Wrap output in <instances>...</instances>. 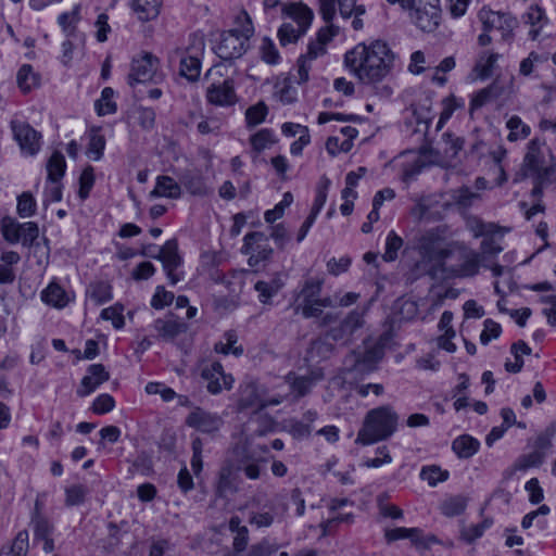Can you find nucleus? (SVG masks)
Here are the masks:
<instances>
[{
	"label": "nucleus",
	"mask_w": 556,
	"mask_h": 556,
	"mask_svg": "<svg viewBox=\"0 0 556 556\" xmlns=\"http://www.w3.org/2000/svg\"><path fill=\"white\" fill-rule=\"evenodd\" d=\"M395 54L386 41L374 40L357 43L346 51L344 67L363 85L381 83L394 66Z\"/></svg>",
	"instance_id": "obj_1"
},
{
	"label": "nucleus",
	"mask_w": 556,
	"mask_h": 556,
	"mask_svg": "<svg viewBox=\"0 0 556 556\" xmlns=\"http://www.w3.org/2000/svg\"><path fill=\"white\" fill-rule=\"evenodd\" d=\"M268 458L257 456L255 452L245 448L236 450L235 458L224 465L217 477L215 493L226 498L238 490L237 471L242 472L249 480H258L266 475Z\"/></svg>",
	"instance_id": "obj_2"
},
{
	"label": "nucleus",
	"mask_w": 556,
	"mask_h": 556,
	"mask_svg": "<svg viewBox=\"0 0 556 556\" xmlns=\"http://www.w3.org/2000/svg\"><path fill=\"white\" fill-rule=\"evenodd\" d=\"M399 415L391 405L367 412L355 440L359 445H371L391 438L397 430Z\"/></svg>",
	"instance_id": "obj_3"
},
{
	"label": "nucleus",
	"mask_w": 556,
	"mask_h": 556,
	"mask_svg": "<svg viewBox=\"0 0 556 556\" xmlns=\"http://www.w3.org/2000/svg\"><path fill=\"white\" fill-rule=\"evenodd\" d=\"M236 28L224 31L215 47L216 54L223 60H233L242 56L249 48V40L254 34L251 17L242 11L236 17Z\"/></svg>",
	"instance_id": "obj_4"
},
{
	"label": "nucleus",
	"mask_w": 556,
	"mask_h": 556,
	"mask_svg": "<svg viewBox=\"0 0 556 556\" xmlns=\"http://www.w3.org/2000/svg\"><path fill=\"white\" fill-rule=\"evenodd\" d=\"M549 152L545 144L534 138L527 146V153L523 159V169L527 176L536 180L532 192L534 195L542 193V188L548 184L556 170L549 163Z\"/></svg>",
	"instance_id": "obj_5"
},
{
	"label": "nucleus",
	"mask_w": 556,
	"mask_h": 556,
	"mask_svg": "<svg viewBox=\"0 0 556 556\" xmlns=\"http://www.w3.org/2000/svg\"><path fill=\"white\" fill-rule=\"evenodd\" d=\"M203 34L193 33L188 37V45L169 53V63H179V74L189 81H197L201 73V58L204 53Z\"/></svg>",
	"instance_id": "obj_6"
},
{
	"label": "nucleus",
	"mask_w": 556,
	"mask_h": 556,
	"mask_svg": "<svg viewBox=\"0 0 556 556\" xmlns=\"http://www.w3.org/2000/svg\"><path fill=\"white\" fill-rule=\"evenodd\" d=\"M0 232L9 244H18L27 249L40 248V229L35 222L20 223L16 218L4 215L0 218Z\"/></svg>",
	"instance_id": "obj_7"
},
{
	"label": "nucleus",
	"mask_w": 556,
	"mask_h": 556,
	"mask_svg": "<svg viewBox=\"0 0 556 556\" xmlns=\"http://www.w3.org/2000/svg\"><path fill=\"white\" fill-rule=\"evenodd\" d=\"M282 12L292 20V22L283 23L278 29L280 43L287 46L305 35L312 24L314 14L309 8L295 3L283 5Z\"/></svg>",
	"instance_id": "obj_8"
},
{
	"label": "nucleus",
	"mask_w": 556,
	"mask_h": 556,
	"mask_svg": "<svg viewBox=\"0 0 556 556\" xmlns=\"http://www.w3.org/2000/svg\"><path fill=\"white\" fill-rule=\"evenodd\" d=\"M410 23L425 33H433L440 25V0H410L406 10Z\"/></svg>",
	"instance_id": "obj_9"
},
{
	"label": "nucleus",
	"mask_w": 556,
	"mask_h": 556,
	"mask_svg": "<svg viewBox=\"0 0 556 556\" xmlns=\"http://www.w3.org/2000/svg\"><path fill=\"white\" fill-rule=\"evenodd\" d=\"M160 62L152 53L146 52L135 56L130 64V71L127 75V84L130 87L137 84L154 83L159 84L164 79V75L159 71Z\"/></svg>",
	"instance_id": "obj_10"
},
{
	"label": "nucleus",
	"mask_w": 556,
	"mask_h": 556,
	"mask_svg": "<svg viewBox=\"0 0 556 556\" xmlns=\"http://www.w3.org/2000/svg\"><path fill=\"white\" fill-rule=\"evenodd\" d=\"M10 129L23 156L33 157L40 152L42 147V135L29 123L13 118L10 122Z\"/></svg>",
	"instance_id": "obj_11"
},
{
	"label": "nucleus",
	"mask_w": 556,
	"mask_h": 556,
	"mask_svg": "<svg viewBox=\"0 0 556 556\" xmlns=\"http://www.w3.org/2000/svg\"><path fill=\"white\" fill-rule=\"evenodd\" d=\"M207 104L216 108H232L239 102L233 78L227 77L223 80L211 83L205 90Z\"/></svg>",
	"instance_id": "obj_12"
},
{
	"label": "nucleus",
	"mask_w": 556,
	"mask_h": 556,
	"mask_svg": "<svg viewBox=\"0 0 556 556\" xmlns=\"http://www.w3.org/2000/svg\"><path fill=\"white\" fill-rule=\"evenodd\" d=\"M241 252L249 255L248 264L254 267L269 260L273 249L265 233L254 231L244 236Z\"/></svg>",
	"instance_id": "obj_13"
},
{
	"label": "nucleus",
	"mask_w": 556,
	"mask_h": 556,
	"mask_svg": "<svg viewBox=\"0 0 556 556\" xmlns=\"http://www.w3.org/2000/svg\"><path fill=\"white\" fill-rule=\"evenodd\" d=\"M201 377L206 382L207 392L213 395L219 394L224 390H230L235 383L232 375L226 374L218 361L206 362L202 366Z\"/></svg>",
	"instance_id": "obj_14"
},
{
	"label": "nucleus",
	"mask_w": 556,
	"mask_h": 556,
	"mask_svg": "<svg viewBox=\"0 0 556 556\" xmlns=\"http://www.w3.org/2000/svg\"><path fill=\"white\" fill-rule=\"evenodd\" d=\"M478 17L482 23L483 30H498L502 35V39L505 41L513 38V30L517 25V21L509 13L482 8L478 13Z\"/></svg>",
	"instance_id": "obj_15"
},
{
	"label": "nucleus",
	"mask_w": 556,
	"mask_h": 556,
	"mask_svg": "<svg viewBox=\"0 0 556 556\" xmlns=\"http://www.w3.org/2000/svg\"><path fill=\"white\" fill-rule=\"evenodd\" d=\"M151 329L157 340L174 342L179 336L186 333L189 327L176 315L167 314L164 317L156 318L152 323Z\"/></svg>",
	"instance_id": "obj_16"
},
{
	"label": "nucleus",
	"mask_w": 556,
	"mask_h": 556,
	"mask_svg": "<svg viewBox=\"0 0 556 556\" xmlns=\"http://www.w3.org/2000/svg\"><path fill=\"white\" fill-rule=\"evenodd\" d=\"M364 325V312L351 311L346 317L337 326L329 329L327 336L333 341L348 343L356 330Z\"/></svg>",
	"instance_id": "obj_17"
},
{
	"label": "nucleus",
	"mask_w": 556,
	"mask_h": 556,
	"mask_svg": "<svg viewBox=\"0 0 556 556\" xmlns=\"http://www.w3.org/2000/svg\"><path fill=\"white\" fill-rule=\"evenodd\" d=\"M159 258L163 263L166 276L172 285H176L182 279L181 273L177 271L181 265V257L178 254V244L176 240H168L160 251Z\"/></svg>",
	"instance_id": "obj_18"
},
{
	"label": "nucleus",
	"mask_w": 556,
	"mask_h": 556,
	"mask_svg": "<svg viewBox=\"0 0 556 556\" xmlns=\"http://www.w3.org/2000/svg\"><path fill=\"white\" fill-rule=\"evenodd\" d=\"M41 301L53 308L63 309L75 301V294L65 290L55 279L40 292Z\"/></svg>",
	"instance_id": "obj_19"
},
{
	"label": "nucleus",
	"mask_w": 556,
	"mask_h": 556,
	"mask_svg": "<svg viewBox=\"0 0 556 556\" xmlns=\"http://www.w3.org/2000/svg\"><path fill=\"white\" fill-rule=\"evenodd\" d=\"M110 379V372L102 364H91L86 370V375L81 379L77 389V395L85 397L94 392L102 383Z\"/></svg>",
	"instance_id": "obj_20"
},
{
	"label": "nucleus",
	"mask_w": 556,
	"mask_h": 556,
	"mask_svg": "<svg viewBox=\"0 0 556 556\" xmlns=\"http://www.w3.org/2000/svg\"><path fill=\"white\" fill-rule=\"evenodd\" d=\"M186 424L203 433H214L222 427L223 419L217 414L197 407L188 415Z\"/></svg>",
	"instance_id": "obj_21"
},
{
	"label": "nucleus",
	"mask_w": 556,
	"mask_h": 556,
	"mask_svg": "<svg viewBox=\"0 0 556 556\" xmlns=\"http://www.w3.org/2000/svg\"><path fill=\"white\" fill-rule=\"evenodd\" d=\"M418 251L424 258L429 261H440L447 255V252L440 247L439 238L433 231H428L420 237Z\"/></svg>",
	"instance_id": "obj_22"
},
{
	"label": "nucleus",
	"mask_w": 556,
	"mask_h": 556,
	"mask_svg": "<svg viewBox=\"0 0 556 556\" xmlns=\"http://www.w3.org/2000/svg\"><path fill=\"white\" fill-rule=\"evenodd\" d=\"M181 195L180 186L169 176H159L154 189L150 192L152 198L178 199Z\"/></svg>",
	"instance_id": "obj_23"
},
{
	"label": "nucleus",
	"mask_w": 556,
	"mask_h": 556,
	"mask_svg": "<svg viewBox=\"0 0 556 556\" xmlns=\"http://www.w3.org/2000/svg\"><path fill=\"white\" fill-rule=\"evenodd\" d=\"M500 56L501 55L497 52L491 50L482 51L478 55L473 67V72L476 73L477 77L482 80L491 77Z\"/></svg>",
	"instance_id": "obj_24"
},
{
	"label": "nucleus",
	"mask_w": 556,
	"mask_h": 556,
	"mask_svg": "<svg viewBox=\"0 0 556 556\" xmlns=\"http://www.w3.org/2000/svg\"><path fill=\"white\" fill-rule=\"evenodd\" d=\"M162 0H131V8L141 22L156 18L160 14Z\"/></svg>",
	"instance_id": "obj_25"
},
{
	"label": "nucleus",
	"mask_w": 556,
	"mask_h": 556,
	"mask_svg": "<svg viewBox=\"0 0 556 556\" xmlns=\"http://www.w3.org/2000/svg\"><path fill=\"white\" fill-rule=\"evenodd\" d=\"M86 294L97 306L103 305L113 299L112 286L102 280L91 282L86 290Z\"/></svg>",
	"instance_id": "obj_26"
},
{
	"label": "nucleus",
	"mask_w": 556,
	"mask_h": 556,
	"mask_svg": "<svg viewBox=\"0 0 556 556\" xmlns=\"http://www.w3.org/2000/svg\"><path fill=\"white\" fill-rule=\"evenodd\" d=\"M324 378L321 369H314L305 376L294 377L291 381V388L298 396H304L312 388Z\"/></svg>",
	"instance_id": "obj_27"
},
{
	"label": "nucleus",
	"mask_w": 556,
	"mask_h": 556,
	"mask_svg": "<svg viewBox=\"0 0 556 556\" xmlns=\"http://www.w3.org/2000/svg\"><path fill=\"white\" fill-rule=\"evenodd\" d=\"M105 144L106 140L105 137L101 134V128H90V130L88 131V146L86 149V155L93 161L101 160L103 156Z\"/></svg>",
	"instance_id": "obj_28"
},
{
	"label": "nucleus",
	"mask_w": 556,
	"mask_h": 556,
	"mask_svg": "<svg viewBox=\"0 0 556 556\" xmlns=\"http://www.w3.org/2000/svg\"><path fill=\"white\" fill-rule=\"evenodd\" d=\"M238 334L235 330H227L220 341L214 344V351L216 353L228 355L232 354L239 357L243 354L242 345H237Z\"/></svg>",
	"instance_id": "obj_29"
},
{
	"label": "nucleus",
	"mask_w": 556,
	"mask_h": 556,
	"mask_svg": "<svg viewBox=\"0 0 556 556\" xmlns=\"http://www.w3.org/2000/svg\"><path fill=\"white\" fill-rule=\"evenodd\" d=\"M480 447V442L471 435L463 434L452 443V450L459 458H470Z\"/></svg>",
	"instance_id": "obj_30"
},
{
	"label": "nucleus",
	"mask_w": 556,
	"mask_h": 556,
	"mask_svg": "<svg viewBox=\"0 0 556 556\" xmlns=\"http://www.w3.org/2000/svg\"><path fill=\"white\" fill-rule=\"evenodd\" d=\"M526 22L532 26L529 31V37L532 40H536L540 35V30L547 22V17L540 5L533 4L530 5L526 13Z\"/></svg>",
	"instance_id": "obj_31"
},
{
	"label": "nucleus",
	"mask_w": 556,
	"mask_h": 556,
	"mask_svg": "<svg viewBox=\"0 0 556 556\" xmlns=\"http://www.w3.org/2000/svg\"><path fill=\"white\" fill-rule=\"evenodd\" d=\"M249 141L252 150L258 154L267 149H270L277 142V137L273 129L262 128L253 134Z\"/></svg>",
	"instance_id": "obj_32"
},
{
	"label": "nucleus",
	"mask_w": 556,
	"mask_h": 556,
	"mask_svg": "<svg viewBox=\"0 0 556 556\" xmlns=\"http://www.w3.org/2000/svg\"><path fill=\"white\" fill-rule=\"evenodd\" d=\"M481 255L475 251L465 253L462 263L453 271L457 277H472L478 274Z\"/></svg>",
	"instance_id": "obj_33"
},
{
	"label": "nucleus",
	"mask_w": 556,
	"mask_h": 556,
	"mask_svg": "<svg viewBox=\"0 0 556 556\" xmlns=\"http://www.w3.org/2000/svg\"><path fill=\"white\" fill-rule=\"evenodd\" d=\"M66 161L60 151H54L47 162V180L62 181L65 175Z\"/></svg>",
	"instance_id": "obj_34"
},
{
	"label": "nucleus",
	"mask_w": 556,
	"mask_h": 556,
	"mask_svg": "<svg viewBox=\"0 0 556 556\" xmlns=\"http://www.w3.org/2000/svg\"><path fill=\"white\" fill-rule=\"evenodd\" d=\"M467 507V497L460 494L448 495L440 504V511L446 517L459 516Z\"/></svg>",
	"instance_id": "obj_35"
},
{
	"label": "nucleus",
	"mask_w": 556,
	"mask_h": 556,
	"mask_svg": "<svg viewBox=\"0 0 556 556\" xmlns=\"http://www.w3.org/2000/svg\"><path fill=\"white\" fill-rule=\"evenodd\" d=\"M419 478L426 481L429 486H437L441 482H445L450 478V472L446 469H442L438 465H426L422 466L419 472Z\"/></svg>",
	"instance_id": "obj_36"
},
{
	"label": "nucleus",
	"mask_w": 556,
	"mask_h": 556,
	"mask_svg": "<svg viewBox=\"0 0 556 556\" xmlns=\"http://www.w3.org/2000/svg\"><path fill=\"white\" fill-rule=\"evenodd\" d=\"M282 286L283 283L279 278H273L270 281H257L254 285V289L258 293V301L263 304H268L270 303L271 298L279 292Z\"/></svg>",
	"instance_id": "obj_37"
},
{
	"label": "nucleus",
	"mask_w": 556,
	"mask_h": 556,
	"mask_svg": "<svg viewBox=\"0 0 556 556\" xmlns=\"http://www.w3.org/2000/svg\"><path fill=\"white\" fill-rule=\"evenodd\" d=\"M16 81L18 88L26 93L39 85V77L31 65L23 64L17 71Z\"/></svg>",
	"instance_id": "obj_38"
},
{
	"label": "nucleus",
	"mask_w": 556,
	"mask_h": 556,
	"mask_svg": "<svg viewBox=\"0 0 556 556\" xmlns=\"http://www.w3.org/2000/svg\"><path fill=\"white\" fill-rule=\"evenodd\" d=\"M80 21V7L76 5L70 12H64L59 15L58 22L67 38L75 36L77 31V23Z\"/></svg>",
	"instance_id": "obj_39"
},
{
	"label": "nucleus",
	"mask_w": 556,
	"mask_h": 556,
	"mask_svg": "<svg viewBox=\"0 0 556 556\" xmlns=\"http://www.w3.org/2000/svg\"><path fill=\"white\" fill-rule=\"evenodd\" d=\"M506 127L509 129L507 140L510 142L526 139L531 134L530 126L525 124L518 115H513L507 121Z\"/></svg>",
	"instance_id": "obj_40"
},
{
	"label": "nucleus",
	"mask_w": 556,
	"mask_h": 556,
	"mask_svg": "<svg viewBox=\"0 0 556 556\" xmlns=\"http://www.w3.org/2000/svg\"><path fill=\"white\" fill-rule=\"evenodd\" d=\"M114 91L111 87H105L101 92V98L96 101L94 108L100 116L113 114L117 110L116 103L113 101Z\"/></svg>",
	"instance_id": "obj_41"
},
{
	"label": "nucleus",
	"mask_w": 556,
	"mask_h": 556,
	"mask_svg": "<svg viewBox=\"0 0 556 556\" xmlns=\"http://www.w3.org/2000/svg\"><path fill=\"white\" fill-rule=\"evenodd\" d=\"M278 548L279 545L277 543L263 539L251 545L245 554H231L230 556H273Z\"/></svg>",
	"instance_id": "obj_42"
},
{
	"label": "nucleus",
	"mask_w": 556,
	"mask_h": 556,
	"mask_svg": "<svg viewBox=\"0 0 556 556\" xmlns=\"http://www.w3.org/2000/svg\"><path fill=\"white\" fill-rule=\"evenodd\" d=\"M37 202L34 195L25 191L17 197L16 213L22 218L31 217L36 214Z\"/></svg>",
	"instance_id": "obj_43"
},
{
	"label": "nucleus",
	"mask_w": 556,
	"mask_h": 556,
	"mask_svg": "<svg viewBox=\"0 0 556 556\" xmlns=\"http://www.w3.org/2000/svg\"><path fill=\"white\" fill-rule=\"evenodd\" d=\"M268 114V108L264 102H257L245 111V123L249 128L263 123Z\"/></svg>",
	"instance_id": "obj_44"
},
{
	"label": "nucleus",
	"mask_w": 556,
	"mask_h": 556,
	"mask_svg": "<svg viewBox=\"0 0 556 556\" xmlns=\"http://www.w3.org/2000/svg\"><path fill=\"white\" fill-rule=\"evenodd\" d=\"M402 247L403 239L394 230H391L386 239V250L382 255L383 260L386 262L395 261Z\"/></svg>",
	"instance_id": "obj_45"
},
{
	"label": "nucleus",
	"mask_w": 556,
	"mask_h": 556,
	"mask_svg": "<svg viewBox=\"0 0 556 556\" xmlns=\"http://www.w3.org/2000/svg\"><path fill=\"white\" fill-rule=\"evenodd\" d=\"M244 270H231L223 274L216 281L225 285L229 292H239L244 283Z\"/></svg>",
	"instance_id": "obj_46"
},
{
	"label": "nucleus",
	"mask_w": 556,
	"mask_h": 556,
	"mask_svg": "<svg viewBox=\"0 0 556 556\" xmlns=\"http://www.w3.org/2000/svg\"><path fill=\"white\" fill-rule=\"evenodd\" d=\"M88 489L84 484H73L65 489V505L78 506L85 502Z\"/></svg>",
	"instance_id": "obj_47"
},
{
	"label": "nucleus",
	"mask_w": 556,
	"mask_h": 556,
	"mask_svg": "<svg viewBox=\"0 0 556 556\" xmlns=\"http://www.w3.org/2000/svg\"><path fill=\"white\" fill-rule=\"evenodd\" d=\"M261 59L271 65L278 64L280 54L271 39L264 37L260 47Z\"/></svg>",
	"instance_id": "obj_48"
},
{
	"label": "nucleus",
	"mask_w": 556,
	"mask_h": 556,
	"mask_svg": "<svg viewBox=\"0 0 556 556\" xmlns=\"http://www.w3.org/2000/svg\"><path fill=\"white\" fill-rule=\"evenodd\" d=\"M323 287V280L311 278L307 279L301 290L300 298L302 302H312L317 301V298L320 295Z\"/></svg>",
	"instance_id": "obj_49"
},
{
	"label": "nucleus",
	"mask_w": 556,
	"mask_h": 556,
	"mask_svg": "<svg viewBox=\"0 0 556 556\" xmlns=\"http://www.w3.org/2000/svg\"><path fill=\"white\" fill-rule=\"evenodd\" d=\"M94 169L92 166H87L80 174L79 177V190L78 195L79 198L85 201L89 194L91 189L94 185Z\"/></svg>",
	"instance_id": "obj_50"
},
{
	"label": "nucleus",
	"mask_w": 556,
	"mask_h": 556,
	"mask_svg": "<svg viewBox=\"0 0 556 556\" xmlns=\"http://www.w3.org/2000/svg\"><path fill=\"white\" fill-rule=\"evenodd\" d=\"M292 202L293 195L290 192H286L282 197V200L276 204L274 208L267 210L265 212L264 218L266 223L273 224L277 219L281 218L285 213V208L290 206Z\"/></svg>",
	"instance_id": "obj_51"
},
{
	"label": "nucleus",
	"mask_w": 556,
	"mask_h": 556,
	"mask_svg": "<svg viewBox=\"0 0 556 556\" xmlns=\"http://www.w3.org/2000/svg\"><path fill=\"white\" fill-rule=\"evenodd\" d=\"M452 199L459 207L468 208L479 199V194L472 192L468 187H462L453 191Z\"/></svg>",
	"instance_id": "obj_52"
},
{
	"label": "nucleus",
	"mask_w": 556,
	"mask_h": 556,
	"mask_svg": "<svg viewBox=\"0 0 556 556\" xmlns=\"http://www.w3.org/2000/svg\"><path fill=\"white\" fill-rule=\"evenodd\" d=\"M174 300L175 295L172 291H167L163 286H157L150 304L155 309H163L164 307L169 306Z\"/></svg>",
	"instance_id": "obj_53"
},
{
	"label": "nucleus",
	"mask_w": 556,
	"mask_h": 556,
	"mask_svg": "<svg viewBox=\"0 0 556 556\" xmlns=\"http://www.w3.org/2000/svg\"><path fill=\"white\" fill-rule=\"evenodd\" d=\"M498 92L495 90L493 85L478 91L470 100V111L478 110L490 102L493 98H496Z\"/></svg>",
	"instance_id": "obj_54"
},
{
	"label": "nucleus",
	"mask_w": 556,
	"mask_h": 556,
	"mask_svg": "<svg viewBox=\"0 0 556 556\" xmlns=\"http://www.w3.org/2000/svg\"><path fill=\"white\" fill-rule=\"evenodd\" d=\"M100 316L104 320L112 321V325L115 329H122L125 326L122 305L115 304L113 306L103 308Z\"/></svg>",
	"instance_id": "obj_55"
},
{
	"label": "nucleus",
	"mask_w": 556,
	"mask_h": 556,
	"mask_svg": "<svg viewBox=\"0 0 556 556\" xmlns=\"http://www.w3.org/2000/svg\"><path fill=\"white\" fill-rule=\"evenodd\" d=\"M53 530L54 528L48 519L37 517L34 520V541L39 542L52 538Z\"/></svg>",
	"instance_id": "obj_56"
},
{
	"label": "nucleus",
	"mask_w": 556,
	"mask_h": 556,
	"mask_svg": "<svg viewBox=\"0 0 556 556\" xmlns=\"http://www.w3.org/2000/svg\"><path fill=\"white\" fill-rule=\"evenodd\" d=\"M144 390L150 395L159 394L164 402H170L177 396V393L163 382H148Z\"/></svg>",
	"instance_id": "obj_57"
},
{
	"label": "nucleus",
	"mask_w": 556,
	"mask_h": 556,
	"mask_svg": "<svg viewBox=\"0 0 556 556\" xmlns=\"http://www.w3.org/2000/svg\"><path fill=\"white\" fill-rule=\"evenodd\" d=\"M7 547L16 556H26L29 547L28 532L26 530L18 531L12 544Z\"/></svg>",
	"instance_id": "obj_58"
},
{
	"label": "nucleus",
	"mask_w": 556,
	"mask_h": 556,
	"mask_svg": "<svg viewBox=\"0 0 556 556\" xmlns=\"http://www.w3.org/2000/svg\"><path fill=\"white\" fill-rule=\"evenodd\" d=\"M506 154L507 150L503 146H498L490 152V155L494 161L496 165V170L498 173V177L496 179L497 186H502L507 180V175L505 173L504 166L502 165V162L506 157Z\"/></svg>",
	"instance_id": "obj_59"
},
{
	"label": "nucleus",
	"mask_w": 556,
	"mask_h": 556,
	"mask_svg": "<svg viewBox=\"0 0 556 556\" xmlns=\"http://www.w3.org/2000/svg\"><path fill=\"white\" fill-rule=\"evenodd\" d=\"M483 330L480 334V342L483 345H488L492 339H497L502 332V327L498 323L491 318L483 321Z\"/></svg>",
	"instance_id": "obj_60"
},
{
	"label": "nucleus",
	"mask_w": 556,
	"mask_h": 556,
	"mask_svg": "<svg viewBox=\"0 0 556 556\" xmlns=\"http://www.w3.org/2000/svg\"><path fill=\"white\" fill-rule=\"evenodd\" d=\"M114 407L115 400L108 393L98 395L92 403V412L97 415H104L110 413Z\"/></svg>",
	"instance_id": "obj_61"
},
{
	"label": "nucleus",
	"mask_w": 556,
	"mask_h": 556,
	"mask_svg": "<svg viewBox=\"0 0 556 556\" xmlns=\"http://www.w3.org/2000/svg\"><path fill=\"white\" fill-rule=\"evenodd\" d=\"M329 186H330V180L328 178H323L320 180V182L318 184L317 189H316L315 199H314L313 206H312L313 211L320 213V211L323 210V207L327 201V193H328Z\"/></svg>",
	"instance_id": "obj_62"
},
{
	"label": "nucleus",
	"mask_w": 556,
	"mask_h": 556,
	"mask_svg": "<svg viewBox=\"0 0 556 556\" xmlns=\"http://www.w3.org/2000/svg\"><path fill=\"white\" fill-rule=\"evenodd\" d=\"M274 521L275 514L271 510L252 511L249 517V522L256 528H268Z\"/></svg>",
	"instance_id": "obj_63"
},
{
	"label": "nucleus",
	"mask_w": 556,
	"mask_h": 556,
	"mask_svg": "<svg viewBox=\"0 0 556 556\" xmlns=\"http://www.w3.org/2000/svg\"><path fill=\"white\" fill-rule=\"evenodd\" d=\"M353 147L350 140H340L339 137L332 136L327 139L326 150L331 155H337L340 152H349Z\"/></svg>",
	"instance_id": "obj_64"
}]
</instances>
